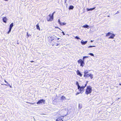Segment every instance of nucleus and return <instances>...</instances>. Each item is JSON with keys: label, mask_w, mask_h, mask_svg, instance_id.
Segmentation results:
<instances>
[{"label": "nucleus", "mask_w": 121, "mask_h": 121, "mask_svg": "<svg viewBox=\"0 0 121 121\" xmlns=\"http://www.w3.org/2000/svg\"><path fill=\"white\" fill-rule=\"evenodd\" d=\"M57 37L54 35H52L49 36L48 38V41L50 43L54 42V41L56 40Z\"/></svg>", "instance_id": "1"}, {"label": "nucleus", "mask_w": 121, "mask_h": 121, "mask_svg": "<svg viewBox=\"0 0 121 121\" xmlns=\"http://www.w3.org/2000/svg\"><path fill=\"white\" fill-rule=\"evenodd\" d=\"M92 91V87L90 86H88L86 89L85 94L86 95L89 94Z\"/></svg>", "instance_id": "2"}, {"label": "nucleus", "mask_w": 121, "mask_h": 121, "mask_svg": "<svg viewBox=\"0 0 121 121\" xmlns=\"http://www.w3.org/2000/svg\"><path fill=\"white\" fill-rule=\"evenodd\" d=\"M47 19L48 21L51 22L53 20V17L50 14L47 17Z\"/></svg>", "instance_id": "3"}, {"label": "nucleus", "mask_w": 121, "mask_h": 121, "mask_svg": "<svg viewBox=\"0 0 121 121\" xmlns=\"http://www.w3.org/2000/svg\"><path fill=\"white\" fill-rule=\"evenodd\" d=\"M84 60H82L81 59H79L78 60V62L79 64H80V66L82 67H83L85 65V63L84 62Z\"/></svg>", "instance_id": "4"}, {"label": "nucleus", "mask_w": 121, "mask_h": 121, "mask_svg": "<svg viewBox=\"0 0 121 121\" xmlns=\"http://www.w3.org/2000/svg\"><path fill=\"white\" fill-rule=\"evenodd\" d=\"M93 75L92 74H84V77H85V78H88L89 77H90L91 79H92V78H93Z\"/></svg>", "instance_id": "5"}, {"label": "nucleus", "mask_w": 121, "mask_h": 121, "mask_svg": "<svg viewBox=\"0 0 121 121\" xmlns=\"http://www.w3.org/2000/svg\"><path fill=\"white\" fill-rule=\"evenodd\" d=\"M45 101V100L43 99H41L38 101V102H37V104H42V103H43V104H44Z\"/></svg>", "instance_id": "6"}, {"label": "nucleus", "mask_w": 121, "mask_h": 121, "mask_svg": "<svg viewBox=\"0 0 121 121\" xmlns=\"http://www.w3.org/2000/svg\"><path fill=\"white\" fill-rule=\"evenodd\" d=\"M78 87V89L79 90V91L80 92V93H81V92H82L84 90V86H82L81 87H80V86H79V87Z\"/></svg>", "instance_id": "7"}, {"label": "nucleus", "mask_w": 121, "mask_h": 121, "mask_svg": "<svg viewBox=\"0 0 121 121\" xmlns=\"http://www.w3.org/2000/svg\"><path fill=\"white\" fill-rule=\"evenodd\" d=\"M64 116H61L60 117H58L56 120V121H63L62 119L63 118Z\"/></svg>", "instance_id": "8"}, {"label": "nucleus", "mask_w": 121, "mask_h": 121, "mask_svg": "<svg viewBox=\"0 0 121 121\" xmlns=\"http://www.w3.org/2000/svg\"><path fill=\"white\" fill-rule=\"evenodd\" d=\"M13 23H11L10 25V27L9 28V31L7 32V34H9L10 33L11 31V29L13 26Z\"/></svg>", "instance_id": "9"}, {"label": "nucleus", "mask_w": 121, "mask_h": 121, "mask_svg": "<svg viewBox=\"0 0 121 121\" xmlns=\"http://www.w3.org/2000/svg\"><path fill=\"white\" fill-rule=\"evenodd\" d=\"M78 75H79L81 77L82 76V75L78 70L76 71Z\"/></svg>", "instance_id": "10"}, {"label": "nucleus", "mask_w": 121, "mask_h": 121, "mask_svg": "<svg viewBox=\"0 0 121 121\" xmlns=\"http://www.w3.org/2000/svg\"><path fill=\"white\" fill-rule=\"evenodd\" d=\"M111 35L108 38V39H113L114 37L115 36V35L111 33Z\"/></svg>", "instance_id": "11"}, {"label": "nucleus", "mask_w": 121, "mask_h": 121, "mask_svg": "<svg viewBox=\"0 0 121 121\" xmlns=\"http://www.w3.org/2000/svg\"><path fill=\"white\" fill-rule=\"evenodd\" d=\"M3 20L4 22L6 23L7 22V19L6 17H5L3 18Z\"/></svg>", "instance_id": "12"}, {"label": "nucleus", "mask_w": 121, "mask_h": 121, "mask_svg": "<svg viewBox=\"0 0 121 121\" xmlns=\"http://www.w3.org/2000/svg\"><path fill=\"white\" fill-rule=\"evenodd\" d=\"M87 42V41H84L83 40H82L81 41V43L83 45H84L86 44Z\"/></svg>", "instance_id": "13"}, {"label": "nucleus", "mask_w": 121, "mask_h": 121, "mask_svg": "<svg viewBox=\"0 0 121 121\" xmlns=\"http://www.w3.org/2000/svg\"><path fill=\"white\" fill-rule=\"evenodd\" d=\"M36 26L37 29L39 30H40V28L39 26V23H38L36 25Z\"/></svg>", "instance_id": "14"}, {"label": "nucleus", "mask_w": 121, "mask_h": 121, "mask_svg": "<svg viewBox=\"0 0 121 121\" xmlns=\"http://www.w3.org/2000/svg\"><path fill=\"white\" fill-rule=\"evenodd\" d=\"M95 7H94L93 8H91L90 9H89L88 8H87L86 9H87V11H92V10H93V9H95Z\"/></svg>", "instance_id": "15"}, {"label": "nucleus", "mask_w": 121, "mask_h": 121, "mask_svg": "<svg viewBox=\"0 0 121 121\" xmlns=\"http://www.w3.org/2000/svg\"><path fill=\"white\" fill-rule=\"evenodd\" d=\"M61 99L62 100H65L66 98L65 96H62L61 97Z\"/></svg>", "instance_id": "16"}, {"label": "nucleus", "mask_w": 121, "mask_h": 121, "mask_svg": "<svg viewBox=\"0 0 121 121\" xmlns=\"http://www.w3.org/2000/svg\"><path fill=\"white\" fill-rule=\"evenodd\" d=\"M74 8V6L73 5H70L69 6V10L72 9Z\"/></svg>", "instance_id": "17"}, {"label": "nucleus", "mask_w": 121, "mask_h": 121, "mask_svg": "<svg viewBox=\"0 0 121 121\" xmlns=\"http://www.w3.org/2000/svg\"><path fill=\"white\" fill-rule=\"evenodd\" d=\"M82 27L84 28H88L89 26L87 25H85L83 26Z\"/></svg>", "instance_id": "18"}, {"label": "nucleus", "mask_w": 121, "mask_h": 121, "mask_svg": "<svg viewBox=\"0 0 121 121\" xmlns=\"http://www.w3.org/2000/svg\"><path fill=\"white\" fill-rule=\"evenodd\" d=\"M112 33H111L110 32H109L108 33H107L106 34V36H108L109 35H111Z\"/></svg>", "instance_id": "19"}, {"label": "nucleus", "mask_w": 121, "mask_h": 121, "mask_svg": "<svg viewBox=\"0 0 121 121\" xmlns=\"http://www.w3.org/2000/svg\"><path fill=\"white\" fill-rule=\"evenodd\" d=\"M4 81L5 83H6L8 84V85L10 87H11V86L10 85V84H9L8 82L6 81L5 80H4Z\"/></svg>", "instance_id": "20"}, {"label": "nucleus", "mask_w": 121, "mask_h": 121, "mask_svg": "<svg viewBox=\"0 0 121 121\" xmlns=\"http://www.w3.org/2000/svg\"><path fill=\"white\" fill-rule=\"evenodd\" d=\"M88 72L87 70L85 71L84 72V74H88Z\"/></svg>", "instance_id": "21"}, {"label": "nucleus", "mask_w": 121, "mask_h": 121, "mask_svg": "<svg viewBox=\"0 0 121 121\" xmlns=\"http://www.w3.org/2000/svg\"><path fill=\"white\" fill-rule=\"evenodd\" d=\"M66 24V23H65L64 22H61L60 24V25H65Z\"/></svg>", "instance_id": "22"}, {"label": "nucleus", "mask_w": 121, "mask_h": 121, "mask_svg": "<svg viewBox=\"0 0 121 121\" xmlns=\"http://www.w3.org/2000/svg\"><path fill=\"white\" fill-rule=\"evenodd\" d=\"M88 56H84L83 57V60H84V59L86 58H88Z\"/></svg>", "instance_id": "23"}, {"label": "nucleus", "mask_w": 121, "mask_h": 121, "mask_svg": "<svg viewBox=\"0 0 121 121\" xmlns=\"http://www.w3.org/2000/svg\"><path fill=\"white\" fill-rule=\"evenodd\" d=\"M95 47V46H89L88 47V48H91V47Z\"/></svg>", "instance_id": "24"}, {"label": "nucleus", "mask_w": 121, "mask_h": 121, "mask_svg": "<svg viewBox=\"0 0 121 121\" xmlns=\"http://www.w3.org/2000/svg\"><path fill=\"white\" fill-rule=\"evenodd\" d=\"M76 84L78 86V87H79V86H80L79 85V84L78 82H76Z\"/></svg>", "instance_id": "25"}, {"label": "nucleus", "mask_w": 121, "mask_h": 121, "mask_svg": "<svg viewBox=\"0 0 121 121\" xmlns=\"http://www.w3.org/2000/svg\"><path fill=\"white\" fill-rule=\"evenodd\" d=\"M27 103H28L29 104H34V103H29V102H26Z\"/></svg>", "instance_id": "26"}, {"label": "nucleus", "mask_w": 121, "mask_h": 121, "mask_svg": "<svg viewBox=\"0 0 121 121\" xmlns=\"http://www.w3.org/2000/svg\"><path fill=\"white\" fill-rule=\"evenodd\" d=\"M89 54L91 55L92 56H94V54H93L92 53H90Z\"/></svg>", "instance_id": "27"}, {"label": "nucleus", "mask_w": 121, "mask_h": 121, "mask_svg": "<svg viewBox=\"0 0 121 121\" xmlns=\"http://www.w3.org/2000/svg\"><path fill=\"white\" fill-rule=\"evenodd\" d=\"M75 38L77 39H80L77 36L75 37Z\"/></svg>", "instance_id": "28"}, {"label": "nucleus", "mask_w": 121, "mask_h": 121, "mask_svg": "<svg viewBox=\"0 0 121 121\" xmlns=\"http://www.w3.org/2000/svg\"><path fill=\"white\" fill-rule=\"evenodd\" d=\"M55 12H54L52 14V15H51L52 16H53V15H54V13H55Z\"/></svg>", "instance_id": "29"}, {"label": "nucleus", "mask_w": 121, "mask_h": 121, "mask_svg": "<svg viewBox=\"0 0 121 121\" xmlns=\"http://www.w3.org/2000/svg\"><path fill=\"white\" fill-rule=\"evenodd\" d=\"M55 28H58L60 30V28H59V27H56V26L55 27Z\"/></svg>", "instance_id": "30"}, {"label": "nucleus", "mask_w": 121, "mask_h": 121, "mask_svg": "<svg viewBox=\"0 0 121 121\" xmlns=\"http://www.w3.org/2000/svg\"><path fill=\"white\" fill-rule=\"evenodd\" d=\"M58 22L60 24L61 22L60 21L59 19L58 20Z\"/></svg>", "instance_id": "31"}, {"label": "nucleus", "mask_w": 121, "mask_h": 121, "mask_svg": "<svg viewBox=\"0 0 121 121\" xmlns=\"http://www.w3.org/2000/svg\"><path fill=\"white\" fill-rule=\"evenodd\" d=\"M86 85H87V83H86V84H85V86H84V88H85V87L86 86Z\"/></svg>", "instance_id": "32"}, {"label": "nucleus", "mask_w": 121, "mask_h": 121, "mask_svg": "<svg viewBox=\"0 0 121 121\" xmlns=\"http://www.w3.org/2000/svg\"><path fill=\"white\" fill-rule=\"evenodd\" d=\"M59 45V44H58V43H57V44H56V46H58Z\"/></svg>", "instance_id": "33"}, {"label": "nucleus", "mask_w": 121, "mask_h": 121, "mask_svg": "<svg viewBox=\"0 0 121 121\" xmlns=\"http://www.w3.org/2000/svg\"><path fill=\"white\" fill-rule=\"evenodd\" d=\"M80 93V92L79 93V92H77V93H76V95H78V94H79V93Z\"/></svg>", "instance_id": "34"}, {"label": "nucleus", "mask_w": 121, "mask_h": 121, "mask_svg": "<svg viewBox=\"0 0 121 121\" xmlns=\"http://www.w3.org/2000/svg\"><path fill=\"white\" fill-rule=\"evenodd\" d=\"M67 0H65V3H66V1Z\"/></svg>", "instance_id": "35"}, {"label": "nucleus", "mask_w": 121, "mask_h": 121, "mask_svg": "<svg viewBox=\"0 0 121 121\" xmlns=\"http://www.w3.org/2000/svg\"><path fill=\"white\" fill-rule=\"evenodd\" d=\"M62 33L63 34V35H65V33H64V32H62Z\"/></svg>", "instance_id": "36"}, {"label": "nucleus", "mask_w": 121, "mask_h": 121, "mask_svg": "<svg viewBox=\"0 0 121 121\" xmlns=\"http://www.w3.org/2000/svg\"><path fill=\"white\" fill-rule=\"evenodd\" d=\"M27 34L28 37L29 36V35H28V32H27Z\"/></svg>", "instance_id": "37"}, {"label": "nucleus", "mask_w": 121, "mask_h": 121, "mask_svg": "<svg viewBox=\"0 0 121 121\" xmlns=\"http://www.w3.org/2000/svg\"><path fill=\"white\" fill-rule=\"evenodd\" d=\"M30 62H34V61H30Z\"/></svg>", "instance_id": "38"}, {"label": "nucleus", "mask_w": 121, "mask_h": 121, "mask_svg": "<svg viewBox=\"0 0 121 121\" xmlns=\"http://www.w3.org/2000/svg\"><path fill=\"white\" fill-rule=\"evenodd\" d=\"M59 38H57V39H56V40L57 39V40H59Z\"/></svg>", "instance_id": "39"}, {"label": "nucleus", "mask_w": 121, "mask_h": 121, "mask_svg": "<svg viewBox=\"0 0 121 121\" xmlns=\"http://www.w3.org/2000/svg\"><path fill=\"white\" fill-rule=\"evenodd\" d=\"M91 42H93V40H91Z\"/></svg>", "instance_id": "40"}, {"label": "nucleus", "mask_w": 121, "mask_h": 121, "mask_svg": "<svg viewBox=\"0 0 121 121\" xmlns=\"http://www.w3.org/2000/svg\"><path fill=\"white\" fill-rule=\"evenodd\" d=\"M4 85L6 86H7V84H4Z\"/></svg>", "instance_id": "41"}, {"label": "nucleus", "mask_w": 121, "mask_h": 121, "mask_svg": "<svg viewBox=\"0 0 121 121\" xmlns=\"http://www.w3.org/2000/svg\"><path fill=\"white\" fill-rule=\"evenodd\" d=\"M119 85H121V83H119Z\"/></svg>", "instance_id": "42"}, {"label": "nucleus", "mask_w": 121, "mask_h": 121, "mask_svg": "<svg viewBox=\"0 0 121 121\" xmlns=\"http://www.w3.org/2000/svg\"><path fill=\"white\" fill-rule=\"evenodd\" d=\"M4 0L5 1H8V0Z\"/></svg>", "instance_id": "43"}, {"label": "nucleus", "mask_w": 121, "mask_h": 121, "mask_svg": "<svg viewBox=\"0 0 121 121\" xmlns=\"http://www.w3.org/2000/svg\"><path fill=\"white\" fill-rule=\"evenodd\" d=\"M54 45V44H53L52 45V46H53Z\"/></svg>", "instance_id": "44"}, {"label": "nucleus", "mask_w": 121, "mask_h": 121, "mask_svg": "<svg viewBox=\"0 0 121 121\" xmlns=\"http://www.w3.org/2000/svg\"><path fill=\"white\" fill-rule=\"evenodd\" d=\"M1 85H3V84H1Z\"/></svg>", "instance_id": "45"}]
</instances>
